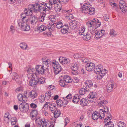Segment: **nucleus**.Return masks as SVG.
Segmentation results:
<instances>
[{"label": "nucleus", "mask_w": 127, "mask_h": 127, "mask_svg": "<svg viewBox=\"0 0 127 127\" xmlns=\"http://www.w3.org/2000/svg\"><path fill=\"white\" fill-rule=\"evenodd\" d=\"M81 10L83 13L90 15L94 14L95 11V8L92 6L89 2L85 3L81 8Z\"/></svg>", "instance_id": "f257e3e1"}, {"label": "nucleus", "mask_w": 127, "mask_h": 127, "mask_svg": "<svg viewBox=\"0 0 127 127\" xmlns=\"http://www.w3.org/2000/svg\"><path fill=\"white\" fill-rule=\"evenodd\" d=\"M52 66L53 67L55 74H58L61 70L62 67L59 64V63L56 61H53L52 63Z\"/></svg>", "instance_id": "f03ea898"}, {"label": "nucleus", "mask_w": 127, "mask_h": 127, "mask_svg": "<svg viewBox=\"0 0 127 127\" xmlns=\"http://www.w3.org/2000/svg\"><path fill=\"white\" fill-rule=\"evenodd\" d=\"M97 97L96 93L93 92L91 93L88 96V98L89 101L91 103L95 101Z\"/></svg>", "instance_id": "7ed1b4c3"}, {"label": "nucleus", "mask_w": 127, "mask_h": 127, "mask_svg": "<svg viewBox=\"0 0 127 127\" xmlns=\"http://www.w3.org/2000/svg\"><path fill=\"white\" fill-rule=\"evenodd\" d=\"M120 9L123 12H125L127 11V6L125 2L123 0H120L119 3Z\"/></svg>", "instance_id": "20e7f679"}, {"label": "nucleus", "mask_w": 127, "mask_h": 127, "mask_svg": "<svg viewBox=\"0 0 127 127\" xmlns=\"http://www.w3.org/2000/svg\"><path fill=\"white\" fill-rule=\"evenodd\" d=\"M84 32H79V34L80 35H83V38L85 41H87L89 40L91 37V32H87L84 34Z\"/></svg>", "instance_id": "39448f33"}, {"label": "nucleus", "mask_w": 127, "mask_h": 127, "mask_svg": "<svg viewBox=\"0 0 127 127\" xmlns=\"http://www.w3.org/2000/svg\"><path fill=\"white\" fill-rule=\"evenodd\" d=\"M39 3H35L34 4H31L29 5V7L30 9H32V10L35 12H37L39 11Z\"/></svg>", "instance_id": "423d86ee"}, {"label": "nucleus", "mask_w": 127, "mask_h": 127, "mask_svg": "<svg viewBox=\"0 0 127 127\" xmlns=\"http://www.w3.org/2000/svg\"><path fill=\"white\" fill-rule=\"evenodd\" d=\"M26 103L22 102L19 105V108L20 111L22 112L25 113L28 111L29 107L28 106H25Z\"/></svg>", "instance_id": "0eeeda50"}, {"label": "nucleus", "mask_w": 127, "mask_h": 127, "mask_svg": "<svg viewBox=\"0 0 127 127\" xmlns=\"http://www.w3.org/2000/svg\"><path fill=\"white\" fill-rule=\"evenodd\" d=\"M95 67V64L92 62L88 63L86 65V70L89 71L93 70L94 69Z\"/></svg>", "instance_id": "6e6552de"}, {"label": "nucleus", "mask_w": 127, "mask_h": 127, "mask_svg": "<svg viewBox=\"0 0 127 127\" xmlns=\"http://www.w3.org/2000/svg\"><path fill=\"white\" fill-rule=\"evenodd\" d=\"M78 66L77 63L75 62L73 63L71 65V68L73 71L72 73L74 75L77 74V70L78 69Z\"/></svg>", "instance_id": "1a4fd4ad"}, {"label": "nucleus", "mask_w": 127, "mask_h": 127, "mask_svg": "<svg viewBox=\"0 0 127 127\" xmlns=\"http://www.w3.org/2000/svg\"><path fill=\"white\" fill-rule=\"evenodd\" d=\"M35 73H33V74H31L32 79L30 80L29 82V84L31 86H34L37 83V81L35 79Z\"/></svg>", "instance_id": "9d476101"}, {"label": "nucleus", "mask_w": 127, "mask_h": 127, "mask_svg": "<svg viewBox=\"0 0 127 127\" xmlns=\"http://www.w3.org/2000/svg\"><path fill=\"white\" fill-rule=\"evenodd\" d=\"M35 68L36 72L39 74H44L45 71L41 65H37Z\"/></svg>", "instance_id": "9b49d317"}, {"label": "nucleus", "mask_w": 127, "mask_h": 127, "mask_svg": "<svg viewBox=\"0 0 127 127\" xmlns=\"http://www.w3.org/2000/svg\"><path fill=\"white\" fill-rule=\"evenodd\" d=\"M45 4L46 5L47 10H48L51 9L53 8V5L56 4L52 0H50L49 2L45 3Z\"/></svg>", "instance_id": "f8f14e48"}, {"label": "nucleus", "mask_w": 127, "mask_h": 127, "mask_svg": "<svg viewBox=\"0 0 127 127\" xmlns=\"http://www.w3.org/2000/svg\"><path fill=\"white\" fill-rule=\"evenodd\" d=\"M12 79L16 83H18L20 81V78L19 75L16 72H13L12 75Z\"/></svg>", "instance_id": "ddd939ff"}, {"label": "nucleus", "mask_w": 127, "mask_h": 127, "mask_svg": "<svg viewBox=\"0 0 127 127\" xmlns=\"http://www.w3.org/2000/svg\"><path fill=\"white\" fill-rule=\"evenodd\" d=\"M37 18L36 17L33 16H31L29 19L30 23L33 25L35 24L37 22Z\"/></svg>", "instance_id": "4468645a"}, {"label": "nucleus", "mask_w": 127, "mask_h": 127, "mask_svg": "<svg viewBox=\"0 0 127 127\" xmlns=\"http://www.w3.org/2000/svg\"><path fill=\"white\" fill-rule=\"evenodd\" d=\"M102 66L100 64L99 65L95 67L94 71L96 74L101 73L102 72H103V71L102 70Z\"/></svg>", "instance_id": "2eb2a0df"}, {"label": "nucleus", "mask_w": 127, "mask_h": 127, "mask_svg": "<svg viewBox=\"0 0 127 127\" xmlns=\"http://www.w3.org/2000/svg\"><path fill=\"white\" fill-rule=\"evenodd\" d=\"M35 118V121L37 126L38 127H41L42 123L44 119L42 120L41 118L38 117Z\"/></svg>", "instance_id": "dca6fc26"}, {"label": "nucleus", "mask_w": 127, "mask_h": 127, "mask_svg": "<svg viewBox=\"0 0 127 127\" xmlns=\"http://www.w3.org/2000/svg\"><path fill=\"white\" fill-rule=\"evenodd\" d=\"M37 95L36 92L34 90H32L29 92L28 94V96L32 99H34L35 98Z\"/></svg>", "instance_id": "f3484780"}, {"label": "nucleus", "mask_w": 127, "mask_h": 127, "mask_svg": "<svg viewBox=\"0 0 127 127\" xmlns=\"http://www.w3.org/2000/svg\"><path fill=\"white\" fill-rule=\"evenodd\" d=\"M85 87L87 89L89 90L92 88L93 84L92 81L91 80H87L84 83Z\"/></svg>", "instance_id": "a211bd4d"}, {"label": "nucleus", "mask_w": 127, "mask_h": 127, "mask_svg": "<svg viewBox=\"0 0 127 127\" xmlns=\"http://www.w3.org/2000/svg\"><path fill=\"white\" fill-rule=\"evenodd\" d=\"M45 4V3L44 2L40 3H39V11L40 12L42 11H45L46 10H47L46 5Z\"/></svg>", "instance_id": "6ab92c4d"}, {"label": "nucleus", "mask_w": 127, "mask_h": 127, "mask_svg": "<svg viewBox=\"0 0 127 127\" xmlns=\"http://www.w3.org/2000/svg\"><path fill=\"white\" fill-rule=\"evenodd\" d=\"M35 79L37 81V83L39 84H42L44 83L45 80V78H44L41 77L39 78L35 74Z\"/></svg>", "instance_id": "aec40b11"}, {"label": "nucleus", "mask_w": 127, "mask_h": 127, "mask_svg": "<svg viewBox=\"0 0 127 127\" xmlns=\"http://www.w3.org/2000/svg\"><path fill=\"white\" fill-rule=\"evenodd\" d=\"M100 101L98 104L99 106H104L105 104H107L108 102L106 100H105L103 97H100L99 98Z\"/></svg>", "instance_id": "412c9836"}, {"label": "nucleus", "mask_w": 127, "mask_h": 127, "mask_svg": "<svg viewBox=\"0 0 127 127\" xmlns=\"http://www.w3.org/2000/svg\"><path fill=\"white\" fill-rule=\"evenodd\" d=\"M19 46L20 48L23 50H28L29 49L28 45L24 42L20 43L19 44Z\"/></svg>", "instance_id": "4be33fe9"}, {"label": "nucleus", "mask_w": 127, "mask_h": 127, "mask_svg": "<svg viewBox=\"0 0 127 127\" xmlns=\"http://www.w3.org/2000/svg\"><path fill=\"white\" fill-rule=\"evenodd\" d=\"M109 115H106L107 117L105 118L104 121V123L105 125L109 124H113V123L111 121V120L109 117L110 114H109Z\"/></svg>", "instance_id": "5701e85b"}, {"label": "nucleus", "mask_w": 127, "mask_h": 127, "mask_svg": "<svg viewBox=\"0 0 127 127\" xmlns=\"http://www.w3.org/2000/svg\"><path fill=\"white\" fill-rule=\"evenodd\" d=\"M92 22L93 24V26L98 27L101 25V23L99 22V20L97 18H95L92 20Z\"/></svg>", "instance_id": "b1692460"}, {"label": "nucleus", "mask_w": 127, "mask_h": 127, "mask_svg": "<svg viewBox=\"0 0 127 127\" xmlns=\"http://www.w3.org/2000/svg\"><path fill=\"white\" fill-rule=\"evenodd\" d=\"M49 108L50 110L53 112L56 111L57 107L56 104L53 103L49 104Z\"/></svg>", "instance_id": "393cba45"}, {"label": "nucleus", "mask_w": 127, "mask_h": 127, "mask_svg": "<svg viewBox=\"0 0 127 127\" xmlns=\"http://www.w3.org/2000/svg\"><path fill=\"white\" fill-rule=\"evenodd\" d=\"M114 86L113 83H109L107 86V91L108 93L111 92L113 90Z\"/></svg>", "instance_id": "a878e982"}, {"label": "nucleus", "mask_w": 127, "mask_h": 127, "mask_svg": "<svg viewBox=\"0 0 127 127\" xmlns=\"http://www.w3.org/2000/svg\"><path fill=\"white\" fill-rule=\"evenodd\" d=\"M77 21L75 20H71L69 23V25L72 29H74L76 27Z\"/></svg>", "instance_id": "bb28decb"}, {"label": "nucleus", "mask_w": 127, "mask_h": 127, "mask_svg": "<svg viewBox=\"0 0 127 127\" xmlns=\"http://www.w3.org/2000/svg\"><path fill=\"white\" fill-rule=\"evenodd\" d=\"M9 114L8 113H6L5 114L3 118V120L6 123H8L10 120Z\"/></svg>", "instance_id": "cd10ccee"}, {"label": "nucleus", "mask_w": 127, "mask_h": 127, "mask_svg": "<svg viewBox=\"0 0 127 127\" xmlns=\"http://www.w3.org/2000/svg\"><path fill=\"white\" fill-rule=\"evenodd\" d=\"M80 98V95H75L73 98L72 102L74 103H77L79 102Z\"/></svg>", "instance_id": "c85d7f7f"}, {"label": "nucleus", "mask_w": 127, "mask_h": 127, "mask_svg": "<svg viewBox=\"0 0 127 127\" xmlns=\"http://www.w3.org/2000/svg\"><path fill=\"white\" fill-rule=\"evenodd\" d=\"M38 114V111L34 109L32 110V111L30 114V116L32 117V120H34V117H35Z\"/></svg>", "instance_id": "c756f323"}, {"label": "nucleus", "mask_w": 127, "mask_h": 127, "mask_svg": "<svg viewBox=\"0 0 127 127\" xmlns=\"http://www.w3.org/2000/svg\"><path fill=\"white\" fill-rule=\"evenodd\" d=\"M88 103V101L84 98H82L80 101V104L83 106L87 105Z\"/></svg>", "instance_id": "7c9ffc66"}, {"label": "nucleus", "mask_w": 127, "mask_h": 127, "mask_svg": "<svg viewBox=\"0 0 127 127\" xmlns=\"http://www.w3.org/2000/svg\"><path fill=\"white\" fill-rule=\"evenodd\" d=\"M33 11L32 9H30L29 7V6H28V8L25 9V10H24V12L26 13L27 16L31 15H32V11Z\"/></svg>", "instance_id": "2f4dec72"}, {"label": "nucleus", "mask_w": 127, "mask_h": 127, "mask_svg": "<svg viewBox=\"0 0 127 127\" xmlns=\"http://www.w3.org/2000/svg\"><path fill=\"white\" fill-rule=\"evenodd\" d=\"M99 115V118L102 119L104 118L105 115H106L104 111V110L102 109H100L99 111V113H98Z\"/></svg>", "instance_id": "473e14b6"}, {"label": "nucleus", "mask_w": 127, "mask_h": 127, "mask_svg": "<svg viewBox=\"0 0 127 127\" xmlns=\"http://www.w3.org/2000/svg\"><path fill=\"white\" fill-rule=\"evenodd\" d=\"M92 117L93 119L96 120L99 117V116L98 113L95 111L93 113Z\"/></svg>", "instance_id": "72a5a7b5"}, {"label": "nucleus", "mask_w": 127, "mask_h": 127, "mask_svg": "<svg viewBox=\"0 0 127 127\" xmlns=\"http://www.w3.org/2000/svg\"><path fill=\"white\" fill-rule=\"evenodd\" d=\"M11 124L12 125H16L17 122V118L14 117H12L10 119Z\"/></svg>", "instance_id": "f704fd0d"}, {"label": "nucleus", "mask_w": 127, "mask_h": 127, "mask_svg": "<svg viewBox=\"0 0 127 127\" xmlns=\"http://www.w3.org/2000/svg\"><path fill=\"white\" fill-rule=\"evenodd\" d=\"M64 79L65 82L69 83L72 81L73 80L72 79H71L69 76L67 75H64Z\"/></svg>", "instance_id": "c9c22d12"}, {"label": "nucleus", "mask_w": 127, "mask_h": 127, "mask_svg": "<svg viewBox=\"0 0 127 127\" xmlns=\"http://www.w3.org/2000/svg\"><path fill=\"white\" fill-rule=\"evenodd\" d=\"M53 62V61H51L50 60L48 59L45 61L43 62V65H48V67L49 65H52V63Z\"/></svg>", "instance_id": "e433bc0d"}, {"label": "nucleus", "mask_w": 127, "mask_h": 127, "mask_svg": "<svg viewBox=\"0 0 127 127\" xmlns=\"http://www.w3.org/2000/svg\"><path fill=\"white\" fill-rule=\"evenodd\" d=\"M46 14L44 12H43L41 13L40 16L39 17V20L40 22H43L44 20V18L45 17Z\"/></svg>", "instance_id": "4c0bfd02"}, {"label": "nucleus", "mask_w": 127, "mask_h": 127, "mask_svg": "<svg viewBox=\"0 0 127 127\" xmlns=\"http://www.w3.org/2000/svg\"><path fill=\"white\" fill-rule=\"evenodd\" d=\"M46 27L44 25H41L37 28V31H40L41 32L45 31L46 29Z\"/></svg>", "instance_id": "58836bf2"}, {"label": "nucleus", "mask_w": 127, "mask_h": 127, "mask_svg": "<svg viewBox=\"0 0 127 127\" xmlns=\"http://www.w3.org/2000/svg\"><path fill=\"white\" fill-rule=\"evenodd\" d=\"M102 32H96L95 33V38L97 39L101 38L104 35Z\"/></svg>", "instance_id": "ea45409f"}, {"label": "nucleus", "mask_w": 127, "mask_h": 127, "mask_svg": "<svg viewBox=\"0 0 127 127\" xmlns=\"http://www.w3.org/2000/svg\"><path fill=\"white\" fill-rule=\"evenodd\" d=\"M55 111L53 112L54 117L56 118H58L60 115L61 114V112L59 110H58L57 111Z\"/></svg>", "instance_id": "a19ab883"}, {"label": "nucleus", "mask_w": 127, "mask_h": 127, "mask_svg": "<svg viewBox=\"0 0 127 127\" xmlns=\"http://www.w3.org/2000/svg\"><path fill=\"white\" fill-rule=\"evenodd\" d=\"M84 56V55L83 53H76L74 54V57L75 58H83Z\"/></svg>", "instance_id": "79ce46f5"}, {"label": "nucleus", "mask_w": 127, "mask_h": 127, "mask_svg": "<svg viewBox=\"0 0 127 127\" xmlns=\"http://www.w3.org/2000/svg\"><path fill=\"white\" fill-rule=\"evenodd\" d=\"M97 77V79L98 80H99L102 79L103 77L105 75V73L104 72H102L101 73H98Z\"/></svg>", "instance_id": "37998d69"}, {"label": "nucleus", "mask_w": 127, "mask_h": 127, "mask_svg": "<svg viewBox=\"0 0 127 127\" xmlns=\"http://www.w3.org/2000/svg\"><path fill=\"white\" fill-rule=\"evenodd\" d=\"M45 97L48 99H49L51 95V92L50 91L47 92L45 95Z\"/></svg>", "instance_id": "c03bdc74"}, {"label": "nucleus", "mask_w": 127, "mask_h": 127, "mask_svg": "<svg viewBox=\"0 0 127 127\" xmlns=\"http://www.w3.org/2000/svg\"><path fill=\"white\" fill-rule=\"evenodd\" d=\"M87 91V90L85 88H82L79 90V93L80 95H83Z\"/></svg>", "instance_id": "a18cd8bd"}, {"label": "nucleus", "mask_w": 127, "mask_h": 127, "mask_svg": "<svg viewBox=\"0 0 127 127\" xmlns=\"http://www.w3.org/2000/svg\"><path fill=\"white\" fill-rule=\"evenodd\" d=\"M62 30H61V32H62V31H64H64H68V27L67 25H65L64 26H62Z\"/></svg>", "instance_id": "49530a36"}, {"label": "nucleus", "mask_w": 127, "mask_h": 127, "mask_svg": "<svg viewBox=\"0 0 127 127\" xmlns=\"http://www.w3.org/2000/svg\"><path fill=\"white\" fill-rule=\"evenodd\" d=\"M70 63V60L64 57L62 64H67Z\"/></svg>", "instance_id": "de8ad7c7"}, {"label": "nucleus", "mask_w": 127, "mask_h": 127, "mask_svg": "<svg viewBox=\"0 0 127 127\" xmlns=\"http://www.w3.org/2000/svg\"><path fill=\"white\" fill-rule=\"evenodd\" d=\"M54 24L56 25L57 28L58 29L61 28L62 26V24L61 22H58Z\"/></svg>", "instance_id": "09e8293b"}, {"label": "nucleus", "mask_w": 127, "mask_h": 127, "mask_svg": "<svg viewBox=\"0 0 127 127\" xmlns=\"http://www.w3.org/2000/svg\"><path fill=\"white\" fill-rule=\"evenodd\" d=\"M104 111L105 113L106 116V115H109L108 113L109 110L108 107L106 106H105L104 107Z\"/></svg>", "instance_id": "8fccbe9b"}, {"label": "nucleus", "mask_w": 127, "mask_h": 127, "mask_svg": "<svg viewBox=\"0 0 127 127\" xmlns=\"http://www.w3.org/2000/svg\"><path fill=\"white\" fill-rule=\"evenodd\" d=\"M48 127V123L46 122V121L44 119L43 122L41 125V127Z\"/></svg>", "instance_id": "3c124183"}, {"label": "nucleus", "mask_w": 127, "mask_h": 127, "mask_svg": "<svg viewBox=\"0 0 127 127\" xmlns=\"http://www.w3.org/2000/svg\"><path fill=\"white\" fill-rule=\"evenodd\" d=\"M43 34L45 36L48 37H52L53 36L51 32H44Z\"/></svg>", "instance_id": "603ef678"}, {"label": "nucleus", "mask_w": 127, "mask_h": 127, "mask_svg": "<svg viewBox=\"0 0 127 127\" xmlns=\"http://www.w3.org/2000/svg\"><path fill=\"white\" fill-rule=\"evenodd\" d=\"M126 124L124 122H120L118 124V127H125L126 126Z\"/></svg>", "instance_id": "864d4df0"}, {"label": "nucleus", "mask_w": 127, "mask_h": 127, "mask_svg": "<svg viewBox=\"0 0 127 127\" xmlns=\"http://www.w3.org/2000/svg\"><path fill=\"white\" fill-rule=\"evenodd\" d=\"M62 100L60 99H58L56 101V103L57 104V105L59 107H61L62 105Z\"/></svg>", "instance_id": "5fc2aeb1"}, {"label": "nucleus", "mask_w": 127, "mask_h": 127, "mask_svg": "<svg viewBox=\"0 0 127 127\" xmlns=\"http://www.w3.org/2000/svg\"><path fill=\"white\" fill-rule=\"evenodd\" d=\"M39 99L41 102H42L45 100V97L43 95H41L39 97Z\"/></svg>", "instance_id": "6e6d98bb"}, {"label": "nucleus", "mask_w": 127, "mask_h": 127, "mask_svg": "<svg viewBox=\"0 0 127 127\" xmlns=\"http://www.w3.org/2000/svg\"><path fill=\"white\" fill-rule=\"evenodd\" d=\"M29 19L28 17V16H27L25 18L22 19V21L24 23H27L28 22Z\"/></svg>", "instance_id": "4d7b16f0"}, {"label": "nucleus", "mask_w": 127, "mask_h": 127, "mask_svg": "<svg viewBox=\"0 0 127 127\" xmlns=\"http://www.w3.org/2000/svg\"><path fill=\"white\" fill-rule=\"evenodd\" d=\"M61 6L59 5L55 7V10L57 12H59L61 9Z\"/></svg>", "instance_id": "13d9d810"}, {"label": "nucleus", "mask_w": 127, "mask_h": 127, "mask_svg": "<svg viewBox=\"0 0 127 127\" xmlns=\"http://www.w3.org/2000/svg\"><path fill=\"white\" fill-rule=\"evenodd\" d=\"M23 96V95L22 94H19L17 96L18 100L20 101H23L22 98Z\"/></svg>", "instance_id": "bf43d9fd"}, {"label": "nucleus", "mask_w": 127, "mask_h": 127, "mask_svg": "<svg viewBox=\"0 0 127 127\" xmlns=\"http://www.w3.org/2000/svg\"><path fill=\"white\" fill-rule=\"evenodd\" d=\"M63 99H64L62 101V104L64 105H66L68 103V100L66 99H64V97H63Z\"/></svg>", "instance_id": "052dcab7"}, {"label": "nucleus", "mask_w": 127, "mask_h": 127, "mask_svg": "<svg viewBox=\"0 0 127 127\" xmlns=\"http://www.w3.org/2000/svg\"><path fill=\"white\" fill-rule=\"evenodd\" d=\"M64 99H70L72 98V96L71 94H69L68 95H67L65 97H64Z\"/></svg>", "instance_id": "680f3d73"}, {"label": "nucleus", "mask_w": 127, "mask_h": 127, "mask_svg": "<svg viewBox=\"0 0 127 127\" xmlns=\"http://www.w3.org/2000/svg\"><path fill=\"white\" fill-rule=\"evenodd\" d=\"M87 26L89 27H91L94 26L93 24L92 21L91 22L89 21L87 23Z\"/></svg>", "instance_id": "e2e57ef3"}, {"label": "nucleus", "mask_w": 127, "mask_h": 127, "mask_svg": "<svg viewBox=\"0 0 127 127\" xmlns=\"http://www.w3.org/2000/svg\"><path fill=\"white\" fill-rule=\"evenodd\" d=\"M49 104H50L49 102H46L43 106V108L44 109H46L48 108V106H49Z\"/></svg>", "instance_id": "0e129e2a"}, {"label": "nucleus", "mask_w": 127, "mask_h": 127, "mask_svg": "<svg viewBox=\"0 0 127 127\" xmlns=\"http://www.w3.org/2000/svg\"><path fill=\"white\" fill-rule=\"evenodd\" d=\"M30 29V27L28 26H25V27L22 29V31H28Z\"/></svg>", "instance_id": "69168bd1"}, {"label": "nucleus", "mask_w": 127, "mask_h": 127, "mask_svg": "<svg viewBox=\"0 0 127 127\" xmlns=\"http://www.w3.org/2000/svg\"><path fill=\"white\" fill-rule=\"evenodd\" d=\"M118 34L117 32H110V35L112 37H114Z\"/></svg>", "instance_id": "338daca9"}, {"label": "nucleus", "mask_w": 127, "mask_h": 127, "mask_svg": "<svg viewBox=\"0 0 127 127\" xmlns=\"http://www.w3.org/2000/svg\"><path fill=\"white\" fill-rule=\"evenodd\" d=\"M21 15L22 19L28 16L26 13H25L24 12L23 13H22L21 14Z\"/></svg>", "instance_id": "774afa93"}]
</instances>
